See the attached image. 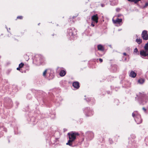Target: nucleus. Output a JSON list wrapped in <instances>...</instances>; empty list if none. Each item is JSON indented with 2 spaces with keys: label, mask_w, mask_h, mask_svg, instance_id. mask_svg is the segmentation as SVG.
Masks as SVG:
<instances>
[{
  "label": "nucleus",
  "mask_w": 148,
  "mask_h": 148,
  "mask_svg": "<svg viewBox=\"0 0 148 148\" xmlns=\"http://www.w3.org/2000/svg\"><path fill=\"white\" fill-rule=\"evenodd\" d=\"M136 75V73L133 71H131L129 74L130 76L133 78L135 77Z\"/></svg>",
  "instance_id": "9d476101"
},
{
  "label": "nucleus",
  "mask_w": 148,
  "mask_h": 148,
  "mask_svg": "<svg viewBox=\"0 0 148 148\" xmlns=\"http://www.w3.org/2000/svg\"><path fill=\"white\" fill-rule=\"evenodd\" d=\"M137 115H136V114L135 112H134L132 114V116L134 118L136 117V116Z\"/></svg>",
  "instance_id": "a211bd4d"
},
{
  "label": "nucleus",
  "mask_w": 148,
  "mask_h": 148,
  "mask_svg": "<svg viewBox=\"0 0 148 148\" xmlns=\"http://www.w3.org/2000/svg\"><path fill=\"white\" fill-rule=\"evenodd\" d=\"M111 140H110V139H109V141H111Z\"/></svg>",
  "instance_id": "7c9ffc66"
},
{
  "label": "nucleus",
  "mask_w": 148,
  "mask_h": 148,
  "mask_svg": "<svg viewBox=\"0 0 148 148\" xmlns=\"http://www.w3.org/2000/svg\"><path fill=\"white\" fill-rule=\"evenodd\" d=\"M134 52L136 53V54H139V52L138 51V49L137 48H136L134 49Z\"/></svg>",
  "instance_id": "dca6fc26"
},
{
  "label": "nucleus",
  "mask_w": 148,
  "mask_h": 148,
  "mask_svg": "<svg viewBox=\"0 0 148 148\" xmlns=\"http://www.w3.org/2000/svg\"><path fill=\"white\" fill-rule=\"evenodd\" d=\"M69 35L70 36H74L77 34V31L74 28L69 29Z\"/></svg>",
  "instance_id": "20e7f679"
},
{
  "label": "nucleus",
  "mask_w": 148,
  "mask_h": 148,
  "mask_svg": "<svg viewBox=\"0 0 148 148\" xmlns=\"http://www.w3.org/2000/svg\"><path fill=\"white\" fill-rule=\"evenodd\" d=\"M67 135L69 136V140L66 145L72 146L73 142L76 139V136H78L79 134L78 132L72 131L68 133Z\"/></svg>",
  "instance_id": "f257e3e1"
},
{
  "label": "nucleus",
  "mask_w": 148,
  "mask_h": 148,
  "mask_svg": "<svg viewBox=\"0 0 148 148\" xmlns=\"http://www.w3.org/2000/svg\"><path fill=\"white\" fill-rule=\"evenodd\" d=\"M64 69L62 67H57V71H60V75L61 77H63L66 74V72L65 70H62Z\"/></svg>",
  "instance_id": "f03ea898"
},
{
  "label": "nucleus",
  "mask_w": 148,
  "mask_h": 148,
  "mask_svg": "<svg viewBox=\"0 0 148 148\" xmlns=\"http://www.w3.org/2000/svg\"><path fill=\"white\" fill-rule=\"evenodd\" d=\"M123 55L124 56H126L127 55V54L126 53H123Z\"/></svg>",
  "instance_id": "cd10ccee"
},
{
  "label": "nucleus",
  "mask_w": 148,
  "mask_h": 148,
  "mask_svg": "<svg viewBox=\"0 0 148 148\" xmlns=\"http://www.w3.org/2000/svg\"><path fill=\"white\" fill-rule=\"evenodd\" d=\"M119 16H120V15H118V17H119Z\"/></svg>",
  "instance_id": "473e14b6"
},
{
  "label": "nucleus",
  "mask_w": 148,
  "mask_h": 148,
  "mask_svg": "<svg viewBox=\"0 0 148 148\" xmlns=\"http://www.w3.org/2000/svg\"><path fill=\"white\" fill-rule=\"evenodd\" d=\"M17 18L19 19H22L23 18V17L22 16H18Z\"/></svg>",
  "instance_id": "4be33fe9"
},
{
  "label": "nucleus",
  "mask_w": 148,
  "mask_h": 148,
  "mask_svg": "<svg viewBox=\"0 0 148 148\" xmlns=\"http://www.w3.org/2000/svg\"><path fill=\"white\" fill-rule=\"evenodd\" d=\"M129 1L132 2H134L135 3H137L139 1H140L141 0H128Z\"/></svg>",
  "instance_id": "4468645a"
},
{
  "label": "nucleus",
  "mask_w": 148,
  "mask_h": 148,
  "mask_svg": "<svg viewBox=\"0 0 148 148\" xmlns=\"http://www.w3.org/2000/svg\"><path fill=\"white\" fill-rule=\"evenodd\" d=\"M91 25L94 27L95 26V25L93 24L92 23L91 24Z\"/></svg>",
  "instance_id": "393cba45"
},
{
  "label": "nucleus",
  "mask_w": 148,
  "mask_h": 148,
  "mask_svg": "<svg viewBox=\"0 0 148 148\" xmlns=\"http://www.w3.org/2000/svg\"><path fill=\"white\" fill-rule=\"evenodd\" d=\"M73 86L76 89H78L79 87V83L78 82H75L73 84Z\"/></svg>",
  "instance_id": "1a4fd4ad"
},
{
  "label": "nucleus",
  "mask_w": 148,
  "mask_h": 148,
  "mask_svg": "<svg viewBox=\"0 0 148 148\" xmlns=\"http://www.w3.org/2000/svg\"><path fill=\"white\" fill-rule=\"evenodd\" d=\"M91 19L92 20L95 21L96 23H97L98 22V17L97 14L92 16V17Z\"/></svg>",
  "instance_id": "423d86ee"
},
{
  "label": "nucleus",
  "mask_w": 148,
  "mask_h": 148,
  "mask_svg": "<svg viewBox=\"0 0 148 148\" xmlns=\"http://www.w3.org/2000/svg\"><path fill=\"white\" fill-rule=\"evenodd\" d=\"M146 30H144L142 32L141 36L144 40H148V34Z\"/></svg>",
  "instance_id": "7ed1b4c3"
},
{
  "label": "nucleus",
  "mask_w": 148,
  "mask_h": 148,
  "mask_svg": "<svg viewBox=\"0 0 148 148\" xmlns=\"http://www.w3.org/2000/svg\"><path fill=\"white\" fill-rule=\"evenodd\" d=\"M20 68L19 67L17 68L16 69L18 70H20Z\"/></svg>",
  "instance_id": "bb28decb"
},
{
  "label": "nucleus",
  "mask_w": 148,
  "mask_h": 148,
  "mask_svg": "<svg viewBox=\"0 0 148 148\" xmlns=\"http://www.w3.org/2000/svg\"><path fill=\"white\" fill-rule=\"evenodd\" d=\"M24 65V64L23 63L21 62L19 64V68H21Z\"/></svg>",
  "instance_id": "f3484780"
},
{
  "label": "nucleus",
  "mask_w": 148,
  "mask_h": 148,
  "mask_svg": "<svg viewBox=\"0 0 148 148\" xmlns=\"http://www.w3.org/2000/svg\"><path fill=\"white\" fill-rule=\"evenodd\" d=\"M101 6H102V7H103V4H101Z\"/></svg>",
  "instance_id": "c756f323"
},
{
  "label": "nucleus",
  "mask_w": 148,
  "mask_h": 148,
  "mask_svg": "<svg viewBox=\"0 0 148 148\" xmlns=\"http://www.w3.org/2000/svg\"><path fill=\"white\" fill-rule=\"evenodd\" d=\"M144 48L145 50H148V42L145 45Z\"/></svg>",
  "instance_id": "2eb2a0df"
},
{
  "label": "nucleus",
  "mask_w": 148,
  "mask_h": 148,
  "mask_svg": "<svg viewBox=\"0 0 148 148\" xmlns=\"http://www.w3.org/2000/svg\"><path fill=\"white\" fill-rule=\"evenodd\" d=\"M144 96V94L143 93H140L139 95H138L139 97H143Z\"/></svg>",
  "instance_id": "6ab92c4d"
},
{
  "label": "nucleus",
  "mask_w": 148,
  "mask_h": 148,
  "mask_svg": "<svg viewBox=\"0 0 148 148\" xmlns=\"http://www.w3.org/2000/svg\"><path fill=\"white\" fill-rule=\"evenodd\" d=\"M134 119L138 124H140L142 122V119H141L140 116L139 115H137Z\"/></svg>",
  "instance_id": "39448f33"
},
{
  "label": "nucleus",
  "mask_w": 148,
  "mask_h": 148,
  "mask_svg": "<svg viewBox=\"0 0 148 148\" xmlns=\"http://www.w3.org/2000/svg\"><path fill=\"white\" fill-rule=\"evenodd\" d=\"M148 6V3L146 2L145 3V5L144 6L143 8H145L147 7Z\"/></svg>",
  "instance_id": "412c9836"
},
{
  "label": "nucleus",
  "mask_w": 148,
  "mask_h": 148,
  "mask_svg": "<svg viewBox=\"0 0 148 148\" xmlns=\"http://www.w3.org/2000/svg\"><path fill=\"white\" fill-rule=\"evenodd\" d=\"M140 54L141 56L146 57L148 56V53H146L145 51L142 50L140 51Z\"/></svg>",
  "instance_id": "6e6552de"
},
{
  "label": "nucleus",
  "mask_w": 148,
  "mask_h": 148,
  "mask_svg": "<svg viewBox=\"0 0 148 148\" xmlns=\"http://www.w3.org/2000/svg\"><path fill=\"white\" fill-rule=\"evenodd\" d=\"M143 109L145 111L146 110V109L144 107L143 108Z\"/></svg>",
  "instance_id": "a878e982"
},
{
  "label": "nucleus",
  "mask_w": 148,
  "mask_h": 148,
  "mask_svg": "<svg viewBox=\"0 0 148 148\" xmlns=\"http://www.w3.org/2000/svg\"><path fill=\"white\" fill-rule=\"evenodd\" d=\"M144 79H140L138 80V83L140 84H143L144 83Z\"/></svg>",
  "instance_id": "ddd939ff"
},
{
  "label": "nucleus",
  "mask_w": 148,
  "mask_h": 148,
  "mask_svg": "<svg viewBox=\"0 0 148 148\" xmlns=\"http://www.w3.org/2000/svg\"><path fill=\"white\" fill-rule=\"evenodd\" d=\"M99 60L100 62H103V60L102 59L99 58Z\"/></svg>",
  "instance_id": "b1692460"
},
{
  "label": "nucleus",
  "mask_w": 148,
  "mask_h": 148,
  "mask_svg": "<svg viewBox=\"0 0 148 148\" xmlns=\"http://www.w3.org/2000/svg\"><path fill=\"white\" fill-rule=\"evenodd\" d=\"M136 41L138 44H140L142 42V39L140 38H137L136 40Z\"/></svg>",
  "instance_id": "f8f14e48"
},
{
  "label": "nucleus",
  "mask_w": 148,
  "mask_h": 148,
  "mask_svg": "<svg viewBox=\"0 0 148 148\" xmlns=\"http://www.w3.org/2000/svg\"><path fill=\"white\" fill-rule=\"evenodd\" d=\"M47 69H46L45 71L43 73V75L44 77H45L46 76V75L47 73Z\"/></svg>",
  "instance_id": "aec40b11"
},
{
  "label": "nucleus",
  "mask_w": 148,
  "mask_h": 148,
  "mask_svg": "<svg viewBox=\"0 0 148 148\" xmlns=\"http://www.w3.org/2000/svg\"><path fill=\"white\" fill-rule=\"evenodd\" d=\"M116 11L117 12H119V11H120V8H117L116 9Z\"/></svg>",
  "instance_id": "5701e85b"
},
{
  "label": "nucleus",
  "mask_w": 148,
  "mask_h": 148,
  "mask_svg": "<svg viewBox=\"0 0 148 148\" xmlns=\"http://www.w3.org/2000/svg\"><path fill=\"white\" fill-rule=\"evenodd\" d=\"M122 19L121 18L119 19V18H117L116 20H114V19H112V21L113 23L114 24H119L120 23H121L122 21Z\"/></svg>",
  "instance_id": "0eeeda50"
},
{
  "label": "nucleus",
  "mask_w": 148,
  "mask_h": 148,
  "mask_svg": "<svg viewBox=\"0 0 148 148\" xmlns=\"http://www.w3.org/2000/svg\"><path fill=\"white\" fill-rule=\"evenodd\" d=\"M98 49L99 50L103 51L104 50L103 47L101 45H99L97 46Z\"/></svg>",
  "instance_id": "9b49d317"
},
{
  "label": "nucleus",
  "mask_w": 148,
  "mask_h": 148,
  "mask_svg": "<svg viewBox=\"0 0 148 148\" xmlns=\"http://www.w3.org/2000/svg\"><path fill=\"white\" fill-rule=\"evenodd\" d=\"M90 134L92 136H93V134L92 133V132H90Z\"/></svg>",
  "instance_id": "c85d7f7f"
},
{
  "label": "nucleus",
  "mask_w": 148,
  "mask_h": 148,
  "mask_svg": "<svg viewBox=\"0 0 148 148\" xmlns=\"http://www.w3.org/2000/svg\"><path fill=\"white\" fill-rule=\"evenodd\" d=\"M110 141V142H111V141ZM112 143H113V142H112Z\"/></svg>",
  "instance_id": "2f4dec72"
}]
</instances>
